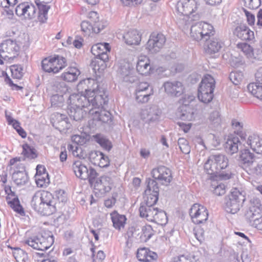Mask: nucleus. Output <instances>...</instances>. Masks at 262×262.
Listing matches in <instances>:
<instances>
[{"mask_svg": "<svg viewBox=\"0 0 262 262\" xmlns=\"http://www.w3.org/2000/svg\"><path fill=\"white\" fill-rule=\"evenodd\" d=\"M107 100L108 99L106 97H103L101 95L96 96L94 98L90 99L85 96L73 94L69 97L67 101L68 112L71 118L75 121H79L83 118L87 112L83 108H87L90 111L92 107L99 108L106 103Z\"/></svg>", "mask_w": 262, "mask_h": 262, "instance_id": "obj_1", "label": "nucleus"}, {"mask_svg": "<svg viewBox=\"0 0 262 262\" xmlns=\"http://www.w3.org/2000/svg\"><path fill=\"white\" fill-rule=\"evenodd\" d=\"M56 200L47 191L36 192L31 202L32 207L42 215H49L56 211Z\"/></svg>", "mask_w": 262, "mask_h": 262, "instance_id": "obj_2", "label": "nucleus"}, {"mask_svg": "<svg viewBox=\"0 0 262 262\" xmlns=\"http://www.w3.org/2000/svg\"><path fill=\"white\" fill-rule=\"evenodd\" d=\"M200 4L201 0H179L176 10L180 15L177 20L180 27H184L190 21L199 17L198 11Z\"/></svg>", "mask_w": 262, "mask_h": 262, "instance_id": "obj_3", "label": "nucleus"}, {"mask_svg": "<svg viewBox=\"0 0 262 262\" xmlns=\"http://www.w3.org/2000/svg\"><path fill=\"white\" fill-rule=\"evenodd\" d=\"M229 164L227 157L224 154H212L208 158L204 164V169L206 172L211 175L219 174L221 180H227L231 178L230 172L220 173L222 169H225Z\"/></svg>", "mask_w": 262, "mask_h": 262, "instance_id": "obj_4", "label": "nucleus"}, {"mask_svg": "<svg viewBox=\"0 0 262 262\" xmlns=\"http://www.w3.org/2000/svg\"><path fill=\"white\" fill-rule=\"evenodd\" d=\"M77 90L80 93L84 92V94H79L85 96L92 99L96 96L101 95L103 97H106L108 99V95L104 89L99 87L97 82L94 79L88 78L80 81L77 86Z\"/></svg>", "mask_w": 262, "mask_h": 262, "instance_id": "obj_5", "label": "nucleus"}, {"mask_svg": "<svg viewBox=\"0 0 262 262\" xmlns=\"http://www.w3.org/2000/svg\"><path fill=\"white\" fill-rule=\"evenodd\" d=\"M245 196L237 188H233L226 202L225 209L231 214L237 213L245 201Z\"/></svg>", "mask_w": 262, "mask_h": 262, "instance_id": "obj_6", "label": "nucleus"}, {"mask_svg": "<svg viewBox=\"0 0 262 262\" xmlns=\"http://www.w3.org/2000/svg\"><path fill=\"white\" fill-rule=\"evenodd\" d=\"M25 243L34 249L45 251L54 243V237L52 234H45L44 235L29 238L25 241Z\"/></svg>", "mask_w": 262, "mask_h": 262, "instance_id": "obj_7", "label": "nucleus"}, {"mask_svg": "<svg viewBox=\"0 0 262 262\" xmlns=\"http://www.w3.org/2000/svg\"><path fill=\"white\" fill-rule=\"evenodd\" d=\"M19 47L15 41L7 39L0 45V58L2 60L12 59L18 55Z\"/></svg>", "mask_w": 262, "mask_h": 262, "instance_id": "obj_8", "label": "nucleus"}, {"mask_svg": "<svg viewBox=\"0 0 262 262\" xmlns=\"http://www.w3.org/2000/svg\"><path fill=\"white\" fill-rule=\"evenodd\" d=\"M36 8L29 3H23L17 5L15 8V13L21 19L30 20L35 17Z\"/></svg>", "mask_w": 262, "mask_h": 262, "instance_id": "obj_9", "label": "nucleus"}, {"mask_svg": "<svg viewBox=\"0 0 262 262\" xmlns=\"http://www.w3.org/2000/svg\"><path fill=\"white\" fill-rule=\"evenodd\" d=\"M189 214L192 222L196 224L203 223L208 217L207 209L199 204H194L190 208Z\"/></svg>", "mask_w": 262, "mask_h": 262, "instance_id": "obj_10", "label": "nucleus"}, {"mask_svg": "<svg viewBox=\"0 0 262 262\" xmlns=\"http://www.w3.org/2000/svg\"><path fill=\"white\" fill-rule=\"evenodd\" d=\"M261 214V205L260 200L253 198L250 201L248 208L245 212V217L246 220L249 222L254 220L260 217Z\"/></svg>", "mask_w": 262, "mask_h": 262, "instance_id": "obj_11", "label": "nucleus"}, {"mask_svg": "<svg viewBox=\"0 0 262 262\" xmlns=\"http://www.w3.org/2000/svg\"><path fill=\"white\" fill-rule=\"evenodd\" d=\"M117 72L120 78L125 82L133 83L137 79V77L133 74L131 64L125 61L119 62Z\"/></svg>", "mask_w": 262, "mask_h": 262, "instance_id": "obj_12", "label": "nucleus"}, {"mask_svg": "<svg viewBox=\"0 0 262 262\" xmlns=\"http://www.w3.org/2000/svg\"><path fill=\"white\" fill-rule=\"evenodd\" d=\"M166 41L165 36L161 33H152L147 43L146 48L151 53L159 52Z\"/></svg>", "mask_w": 262, "mask_h": 262, "instance_id": "obj_13", "label": "nucleus"}, {"mask_svg": "<svg viewBox=\"0 0 262 262\" xmlns=\"http://www.w3.org/2000/svg\"><path fill=\"white\" fill-rule=\"evenodd\" d=\"M161 111L158 106L155 105L149 106L141 112V117L148 123H151L159 121Z\"/></svg>", "mask_w": 262, "mask_h": 262, "instance_id": "obj_14", "label": "nucleus"}, {"mask_svg": "<svg viewBox=\"0 0 262 262\" xmlns=\"http://www.w3.org/2000/svg\"><path fill=\"white\" fill-rule=\"evenodd\" d=\"M151 174L155 179L158 180L162 184L165 185L169 184L172 179L170 170L164 166L154 168Z\"/></svg>", "mask_w": 262, "mask_h": 262, "instance_id": "obj_15", "label": "nucleus"}, {"mask_svg": "<svg viewBox=\"0 0 262 262\" xmlns=\"http://www.w3.org/2000/svg\"><path fill=\"white\" fill-rule=\"evenodd\" d=\"M163 86L166 93L171 96L179 97L184 91L183 84L178 81H168Z\"/></svg>", "mask_w": 262, "mask_h": 262, "instance_id": "obj_16", "label": "nucleus"}, {"mask_svg": "<svg viewBox=\"0 0 262 262\" xmlns=\"http://www.w3.org/2000/svg\"><path fill=\"white\" fill-rule=\"evenodd\" d=\"M52 122L53 126L60 132H65L71 126L67 116L60 113H56L53 115Z\"/></svg>", "mask_w": 262, "mask_h": 262, "instance_id": "obj_17", "label": "nucleus"}, {"mask_svg": "<svg viewBox=\"0 0 262 262\" xmlns=\"http://www.w3.org/2000/svg\"><path fill=\"white\" fill-rule=\"evenodd\" d=\"M94 185L95 190L103 194L111 190L112 186V180L109 177L102 176L97 179Z\"/></svg>", "mask_w": 262, "mask_h": 262, "instance_id": "obj_18", "label": "nucleus"}, {"mask_svg": "<svg viewBox=\"0 0 262 262\" xmlns=\"http://www.w3.org/2000/svg\"><path fill=\"white\" fill-rule=\"evenodd\" d=\"M237 47L247 56V57L251 60L254 59L262 61V51L257 50L256 55H255L253 48L246 43H239L237 45Z\"/></svg>", "mask_w": 262, "mask_h": 262, "instance_id": "obj_19", "label": "nucleus"}, {"mask_svg": "<svg viewBox=\"0 0 262 262\" xmlns=\"http://www.w3.org/2000/svg\"><path fill=\"white\" fill-rule=\"evenodd\" d=\"M215 81L210 75L204 76L200 84L198 91L213 93L215 88Z\"/></svg>", "mask_w": 262, "mask_h": 262, "instance_id": "obj_20", "label": "nucleus"}, {"mask_svg": "<svg viewBox=\"0 0 262 262\" xmlns=\"http://www.w3.org/2000/svg\"><path fill=\"white\" fill-rule=\"evenodd\" d=\"M107 102L108 101L106 102V103L103 104L102 106L97 108L99 109L100 107H102L104 105L107 103ZM96 108H94L92 107L90 109V113L94 115L93 119L94 120L100 121L103 123H109L112 121V115L109 112L104 110H101L100 112H99L98 111H94L93 110Z\"/></svg>", "mask_w": 262, "mask_h": 262, "instance_id": "obj_21", "label": "nucleus"}, {"mask_svg": "<svg viewBox=\"0 0 262 262\" xmlns=\"http://www.w3.org/2000/svg\"><path fill=\"white\" fill-rule=\"evenodd\" d=\"M205 44L206 52L209 54H214L220 51L223 47V42L217 38L208 39Z\"/></svg>", "mask_w": 262, "mask_h": 262, "instance_id": "obj_22", "label": "nucleus"}, {"mask_svg": "<svg viewBox=\"0 0 262 262\" xmlns=\"http://www.w3.org/2000/svg\"><path fill=\"white\" fill-rule=\"evenodd\" d=\"M137 257L141 261L150 262L156 260L158 257V255L157 253L150 251L148 248H142L138 250Z\"/></svg>", "mask_w": 262, "mask_h": 262, "instance_id": "obj_23", "label": "nucleus"}, {"mask_svg": "<svg viewBox=\"0 0 262 262\" xmlns=\"http://www.w3.org/2000/svg\"><path fill=\"white\" fill-rule=\"evenodd\" d=\"M194 100L193 96H185V97L181 100V103L182 105L179 108L182 112V114L180 115L181 119H188L191 117V114L189 111L190 108L188 106L189 103Z\"/></svg>", "mask_w": 262, "mask_h": 262, "instance_id": "obj_24", "label": "nucleus"}, {"mask_svg": "<svg viewBox=\"0 0 262 262\" xmlns=\"http://www.w3.org/2000/svg\"><path fill=\"white\" fill-rule=\"evenodd\" d=\"M158 208L154 206L146 205L141 204L139 212L141 217H145L147 220L152 222L154 219Z\"/></svg>", "mask_w": 262, "mask_h": 262, "instance_id": "obj_25", "label": "nucleus"}, {"mask_svg": "<svg viewBox=\"0 0 262 262\" xmlns=\"http://www.w3.org/2000/svg\"><path fill=\"white\" fill-rule=\"evenodd\" d=\"M72 168L77 177L82 180L88 179V168L81 161H75L73 163Z\"/></svg>", "mask_w": 262, "mask_h": 262, "instance_id": "obj_26", "label": "nucleus"}, {"mask_svg": "<svg viewBox=\"0 0 262 262\" xmlns=\"http://www.w3.org/2000/svg\"><path fill=\"white\" fill-rule=\"evenodd\" d=\"M247 144L257 154H262V137L253 134L249 136Z\"/></svg>", "mask_w": 262, "mask_h": 262, "instance_id": "obj_27", "label": "nucleus"}, {"mask_svg": "<svg viewBox=\"0 0 262 262\" xmlns=\"http://www.w3.org/2000/svg\"><path fill=\"white\" fill-rule=\"evenodd\" d=\"M53 0H42L41 2L37 3L36 5L39 10L38 19L41 23H45L48 18V12L50 6L47 4L52 2Z\"/></svg>", "mask_w": 262, "mask_h": 262, "instance_id": "obj_28", "label": "nucleus"}, {"mask_svg": "<svg viewBox=\"0 0 262 262\" xmlns=\"http://www.w3.org/2000/svg\"><path fill=\"white\" fill-rule=\"evenodd\" d=\"M123 38L125 42L129 45H139L141 40V35L137 30H131L126 33Z\"/></svg>", "mask_w": 262, "mask_h": 262, "instance_id": "obj_29", "label": "nucleus"}, {"mask_svg": "<svg viewBox=\"0 0 262 262\" xmlns=\"http://www.w3.org/2000/svg\"><path fill=\"white\" fill-rule=\"evenodd\" d=\"M199 27H196L194 29H198L197 31H200L201 36H202V40L204 41L207 40L208 38H210V37L211 35H213L214 31L213 30V27L210 24H209L204 22H200Z\"/></svg>", "mask_w": 262, "mask_h": 262, "instance_id": "obj_30", "label": "nucleus"}, {"mask_svg": "<svg viewBox=\"0 0 262 262\" xmlns=\"http://www.w3.org/2000/svg\"><path fill=\"white\" fill-rule=\"evenodd\" d=\"M241 145V144L237 137L231 136L227 139L225 147L227 152L232 155L238 151V146Z\"/></svg>", "mask_w": 262, "mask_h": 262, "instance_id": "obj_31", "label": "nucleus"}, {"mask_svg": "<svg viewBox=\"0 0 262 262\" xmlns=\"http://www.w3.org/2000/svg\"><path fill=\"white\" fill-rule=\"evenodd\" d=\"M234 33L243 40H251L254 38V32L245 26L236 27Z\"/></svg>", "mask_w": 262, "mask_h": 262, "instance_id": "obj_32", "label": "nucleus"}, {"mask_svg": "<svg viewBox=\"0 0 262 262\" xmlns=\"http://www.w3.org/2000/svg\"><path fill=\"white\" fill-rule=\"evenodd\" d=\"M137 70L142 75H146L151 69L149 60L146 56H141L139 57L137 63Z\"/></svg>", "mask_w": 262, "mask_h": 262, "instance_id": "obj_33", "label": "nucleus"}, {"mask_svg": "<svg viewBox=\"0 0 262 262\" xmlns=\"http://www.w3.org/2000/svg\"><path fill=\"white\" fill-rule=\"evenodd\" d=\"M240 163L244 166L247 167L251 165L254 162V154L251 153L248 149L241 150V154L238 159Z\"/></svg>", "mask_w": 262, "mask_h": 262, "instance_id": "obj_34", "label": "nucleus"}, {"mask_svg": "<svg viewBox=\"0 0 262 262\" xmlns=\"http://www.w3.org/2000/svg\"><path fill=\"white\" fill-rule=\"evenodd\" d=\"M111 216L113 226L115 229L120 230L124 228L126 220L125 215L119 214L115 211L111 213Z\"/></svg>", "mask_w": 262, "mask_h": 262, "instance_id": "obj_35", "label": "nucleus"}, {"mask_svg": "<svg viewBox=\"0 0 262 262\" xmlns=\"http://www.w3.org/2000/svg\"><path fill=\"white\" fill-rule=\"evenodd\" d=\"M80 74V72L77 68L70 67L62 74L61 78L65 81L72 82L76 81Z\"/></svg>", "mask_w": 262, "mask_h": 262, "instance_id": "obj_36", "label": "nucleus"}, {"mask_svg": "<svg viewBox=\"0 0 262 262\" xmlns=\"http://www.w3.org/2000/svg\"><path fill=\"white\" fill-rule=\"evenodd\" d=\"M28 177L25 170L13 172L12 180L17 186H23L28 181Z\"/></svg>", "mask_w": 262, "mask_h": 262, "instance_id": "obj_37", "label": "nucleus"}, {"mask_svg": "<svg viewBox=\"0 0 262 262\" xmlns=\"http://www.w3.org/2000/svg\"><path fill=\"white\" fill-rule=\"evenodd\" d=\"M52 59L53 63V68L52 70L53 73H58L67 66L66 59L62 56L56 55L52 57Z\"/></svg>", "mask_w": 262, "mask_h": 262, "instance_id": "obj_38", "label": "nucleus"}, {"mask_svg": "<svg viewBox=\"0 0 262 262\" xmlns=\"http://www.w3.org/2000/svg\"><path fill=\"white\" fill-rule=\"evenodd\" d=\"M111 47L109 43L106 42L98 43L91 48V52L95 56L100 55L101 53L110 52Z\"/></svg>", "mask_w": 262, "mask_h": 262, "instance_id": "obj_39", "label": "nucleus"}, {"mask_svg": "<svg viewBox=\"0 0 262 262\" xmlns=\"http://www.w3.org/2000/svg\"><path fill=\"white\" fill-rule=\"evenodd\" d=\"M247 88L252 95L262 100V84L251 83L248 84Z\"/></svg>", "mask_w": 262, "mask_h": 262, "instance_id": "obj_40", "label": "nucleus"}, {"mask_svg": "<svg viewBox=\"0 0 262 262\" xmlns=\"http://www.w3.org/2000/svg\"><path fill=\"white\" fill-rule=\"evenodd\" d=\"M95 141L102 148L109 151L112 147L111 142L103 135L97 134L94 136Z\"/></svg>", "mask_w": 262, "mask_h": 262, "instance_id": "obj_41", "label": "nucleus"}, {"mask_svg": "<svg viewBox=\"0 0 262 262\" xmlns=\"http://www.w3.org/2000/svg\"><path fill=\"white\" fill-rule=\"evenodd\" d=\"M211 187L213 193L218 196L222 195L226 192V186L215 180H211Z\"/></svg>", "mask_w": 262, "mask_h": 262, "instance_id": "obj_42", "label": "nucleus"}, {"mask_svg": "<svg viewBox=\"0 0 262 262\" xmlns=\"http://www.w3.org/2000/svg\"><path fill=\"white\" fill-rule=\"evenodd\" d=\"M12 253L17 262H28V254L23 250L15 248L13 249Z\"/></svg>", "mask_w": 262, "mask_h": 262, "instance_id": "obj_43", "label": "nucleus"}, {"mask_svg": "<svg viewBox=\"0 0 262 262\" xmlns=\"http://www.w3.org/2000/svg\"><path fill=\"white\" fill-rule=\"evenodd\" d=\"M167 221L168 218L165 212L162 210H159L158 209L154 216V219L152 222L161 225H164L167 223Z\"/></svg>", "mask_w": 262, "mask_h": 262, "instance_id": "obj_44", "label": "nucleus"}, {"mask_svg": "<svg viewBox=\"0 0 262 262\" xmlns=\"http://www.w3.org/2000/svg\"><path fill=\"white\" fill-rule=\"evenodd\" d=\"M90 140V136L86 133H81L80 135H75L72 137V141L76 145H83L86 143Z\"/></svg>", "mask_w": 262, "mask_h": 262, "instance_id": "obj_45", "label": "nucleus"}, {"mask_svg": "<svg viewBox=\"0 0 262 262\" xmlns=\"http://www.w3.org/2000/svg\"><path fill=\"white\" fill-rule=\"evenodd\" d=\"M10 170L15 171L25 170V167L20 162V158H14L9 162Z\"/></svg>", "mask_w": 262, "mask_h": 262, "instance_id": "obj_46", "label": "nucleus"}, {"mask_svg": "<svg viewBox=\"0 0 262 262\" xmlns=\"http://www.w3.org/2000/svg\"><path fill=\"white\" fill-rule=\"evenodd\" d=\"M52 91L55 94L65 95L68 92V88L63 82H56L52 86Z\"/></svg>", "mask_w": 262, "mask_h": 262, "instance_id": "obj_47", "label": "nucleus"}, {"mask_svg": "<svg viewBox=\"0 0 262 262\" xmlns=\"http://www.w3.org/2000/svg\"><path fill=\"white\" fill-rule=\"evenodd\" d=\"M8 200V203L10 206L16 212L21 215H25L24 210L20 205L19 201L17 197H14L12 200Z\"/></svg>", "mask_w": 262, "mask_h": 262, "instance_id": "obj_48", "label": "nucleus"}, {"mask_svg": "<svg viewBox=\"0 0 262 262\" xmlns=\"http://www.w3.org/2000/svg\"><path fill=\"white\" fill-rule=\"evenodd\" d=\"M159 189L157 182L152 179H149L147 181V188L144 191L145 194H150V193H158Z\"/></svg>", "mask_w": 262, "mask_h": 262, "instance_id": "obj_49", "label": "nucleus"}, {"mask_svg": "<svg viewBox=\"0 0 262 262\" xmlns=\"http://www.w3.org/2000/svg\"><path fill=\"white\" fill-rule=\"evenodd\" d=\"M64 95L59 94H53L51 97L52 106L55 107H61L64 102Z\"/></svg>", "mask_w": 262, "mask_h": 262, "instance_id": "obj_50", "label": "nucleus"}, {"mask_svg": "<svg viewBox=\"0 0 262 262\" xmlns=\"http://www.w3.org/2000/svg\"><path fill=\"white\" fill-rule=\"evenodd\" d=\"M198 97L201 102L208 103L213 99V93L198 91Z\"/></svg>", "mask_w": 262, "mask_h": 262, "instance_id": "obj_51", "label": "nucleus"}, {"mask_svg": "<svg viewBox=\"0 0 262 262\" xmlns=\"http://www.w3.org/2000/svg\"><path fill=\"white\" fill-rule=\"evenodd\" d=\"M158 193H150V194H145L144 197V202L141 204H144L146 205L154 206L158 200Z\"/></svg>", "mask_w": 262, "mask_h": 262, "instance_id": "obj_52", "label": "nucleus"}, {"mask_svg": "<svg viewBox=\"0 0 262 262\" xmlns=\"http://www.w3.org/2000/svg\"><path fill=\"white\" fill-rule=\"evenodd\" d=\"M22 154L26 158H28L30 159H34L37 157L35 149L31 147L28 145L23 146V150Z\"/></svg>", "mask_w": 262, "mask_h": 262, "instance_id": "obj_53", "label": "nucleus"}, {"mask_svg": "<svg viewBox=\"0 0 262 262\" xmlns=\"http://www.w3.org/2000/svg\"><path fill=\"white\" fill-rule=\"evenodd\" d=\"M10 70L14 78L19 79L23 76V69L20 65H13L11 66Z\"/></svg>", "mask_w": 262, "mask_h": 262, "instance_id": "obj_54", "label": "nucleus"}, {"mask_svg": "<svg viewBox=\"0 0 262 262\" xmlns=\"http://www.w3.org/2000/svg\"><path fill=\"white\" fill-rule=\"evenodd\" d=\"M232 82L235 85H238L243 79V73L240 71L232 72L229 75Z\"/></svg>", "mask_w": 262, "mask_h": 262, "instance_id": "obj_55", "label": "nucleus"}, {"mask_svg": "<svg viewBox=\"0 0 262 262\" xmlns=\"http://www.w3.org/2000/svg\"><path fill=\"white\" fill-rule=\"evenodd\" d=\"M178 144L181 151L185 154H188L190 151V147L188 141L183 138H179Z\"/></svg>", "mask_w": 262, "mask_h": 262, "instance_id": "obj_56", "label": "nucleus"}, {"mask_svg": "<svg viewBox=\"0 0 262 262\" xmlns=\"http://www.w3.org/2000/svg\"><path fill=\"white\" fill-rule=\"evenodd\" d=\"M152 94L145 91L136 92V99L139 102L145 103L148 102L149 97Z\"/></svg>", "mask_w": 262, "mask_h": 262, "instance_id": "obj_57", "label": "nucleus"}, {"mask_svg": "<svg viewBox=\"0 0 262 262\" xmlns=\"http://www.w3.org/2000/svg\"><path fill=\"white\" fill-rule=\"evenodd\" d=\"M103 153L99 151H92L89 156V159L91 162L96 165L99 160L102 158Z\"/></svg>", "mask_w": 262, "mask_h": 262, "instance_id": "obj_58", "label": "nucleus"}, {"mask_svg": "<svg viewBox=\"0 0 262 262\" xmlns=\"http://www.w3.org/2000/svg\"><path fill=\"white\" fill-rule=\"evenodd\" d=\"M42 68L46 72L51 73L53 68V63L52 57L44 59L41 63Z\"/></svg>", "mask_w": 262, "mask_h": 262, "instance_id": "obj_59", "label": "nucleus"}, {"mask_svg": "<svg viewBox=\"0 0 262 262\" xmlns=\"http://www.w3.org/2000/svg\"><path fill=\"white\" fill-rule=\"evenodd\" d=\"M81 30L86 35H89L92 32H93V24L88 20L82 21L81 23Z\"/></svg>", "mask_w": 262, "mask_h": 262, "instance_id": "obj_60", "label": "nucleus"}, {"mask_svg": "<svg viewBox=\"0 0 262 262\" xmlns=\"http://www.w3.org/2000/svg\"><path fill=\"white\" fill-rule=\"evenodd\" d=\"M142 236L145 237V239H144L145 241L149 239L154 234V230L151 226L149 225L143 226L142 228Z\"/></svg>", "mask_w": 262, "mask_h": 262, "instance_id": "obj_61", "label": "nucleus"}, {"mask_svg": "<svg viewBox=\"0 0 262 262\" xmlns=\"http://www.w3.org/2000/svg\"><path fill=\"white\" fill-rule=\"evenodd\" d=\"M45 177H48V174L46 173H43L42 174H39L36 177V183L38 187H42L49 182V178L46 179Z\"/></svg>", "mask_w": 262, "mask_h": 262, "instance_id": "obj_62", "label": "nucleus"}, {"mask_svg": "<svg viewBox=\"0 0 262 262\" xmlns=\"http://www.w3.org/2000/svg\"><path fill=\"white\" fill-rule=\"evenodd\" d=\"M171 262H196V260L194 256L181 255L173 258Z\"/></svg>", "mask_w": 262, "mask_h": 262, "instance_id": "obj_63", "label": "nucleus"}, {"mask_svg": "<svg viewBox=\"0 0 262 262\" xmlns=\"http://www.w3.org/2000/svg\"><path fill=\"white\" fill-rule=\"evenodd\" d=\"M148 92L149 94H153L152 87L150 86L149 84L146 82H142L139 83L138 85L136 92Z\"/></svg>", "mask_w": 262, "mask_h": 262, "instance_id": "obj_64", "label": "nucleus"}]
</instances>
